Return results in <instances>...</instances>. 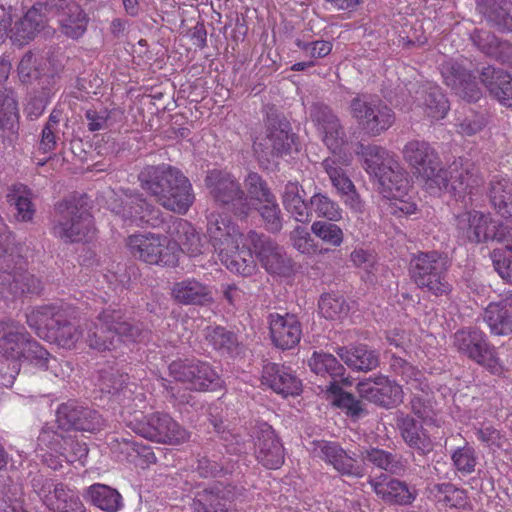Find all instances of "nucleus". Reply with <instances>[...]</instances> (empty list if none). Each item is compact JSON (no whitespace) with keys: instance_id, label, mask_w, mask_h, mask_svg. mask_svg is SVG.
<instances>
[{"instance_id":"f257e3e1","label":"nucleus","mask_w":512,"mask_h":512,"mask_svg":"<svg viewBox=\"0 0 512 512\" xmlns=\"http://www.w3.org/2000/svg\"><path fill=\"white\" fill-rule=\"evenodd\" d=\"M138 180L143 190L166 210L184 215L195 200L192 184L177 168L162 164L144 167Z\"/></svg>"},{"instance_id":"f03ea898","label":"nucleus","mask_w":512,"mask_h":512,"mask_svg":"<svg viewBox=\"0 0 512 512\" xmlns=\"http://www.w3.org/2000/svg\"><path fill=\"white\" fill-rule=\"evenodd\" d=\"M86 330V343L98 351L115 348L121 339L142 342L150 333L141 322L129 318L122 309L112 307L99 313L95 322L86 324Z\"/></svg>"},{"instance_id":"7ed1b4c3","label":"nucleus","mask_w":512,"mask_h":512,"mask_svg":"<svg viewBox=\"0 0 512 512\" xmlns=\"http://www.w3.org/2000/svg\"><path fill=\"white\" fill-rule=\"evenodd\" d=\"M355 153L363 169L378 181L385 197L396 199L402 196L408 187V180L405 169L394 153L379 145L363 143L357 144Z\"/></svg>"},{"instance_id":"20e7f679","label":"nucleus","mask_w":512,"mask_h":512,"mask_svg":"<svg viewBox=\"0 0 512 512\" xmlns=\"http://www.w3.org/2000/svg\"><path fill=\"white\" fill-rule=\"evenodd\" d=\"M450 265L448 256L443 252L421 251L412 255L409 274L418 288L437 297L446 296L452 291L448 280Z\"/></svg>"},{"instance_id":"39448f33","label":"nucleus","mask_w":512,"mask_h":512,"mask_svg":"<svg viewBox=\"0 0 512 512\" xmlns=\"http://www.w3.org/2000/svg\"><path fill=\"white\" fill-rule=\"evenodd\" d=\"M42 281L29 273L24 258L17 249L4 251L0 255V296L14 300L26 294H39Z\"/></svg>"},{"instance_id":"423d86ee","label":"nucleus","mask_w":512,"mask_h":512,"mask_svg":"<svg viewBox=\"0 0 512 512\" xmlns=\"http://www.w3.org/2000/svg\"><path fill=\"white\" fill-rule=\"evenodd\" d=\"M122 417L131 430L150 441L177 445L188 439V432L167 413L144 415L140 412L130 415L124 411Z\"/></svg>"},{"instance_id":"0eeeda50","label":"nucleus","mask_w":512,"mask_h":512,"mask_svg":"<svg viewBox=\"0 0 512 512\" xmlns=\"http://www.w3.org/2000/svg\"><path fill=\"white\" fill-rule=\"evenodd\" d=\"M349 112L364 133L377 137L395 122L394 111L378 96L357 93L349 103Z\"/></svg>"},{"instance_id":"6e6552de","label":"nucleus","mask_w":512,"mask_h":512,"mask_svg":"<svg viewBox=\"0 0 512 512\" xmlns=\"http://www.w3.org/2000/svg\"><path fill=\"white\" fill-rule=\"evenodd\" d=\"M439 176L444 179V183H433V188L444 190L463 201L468 198L472 202L484 183L478 167L470 160L462 158L455 160L447 169L442 168Z\"/></svg>"},{"instance_id":"1a4fd4ad","label":"nucleus","mask_w":512,"mask_h":512,"mask_svg":"<svg viewBox=\"0 0 512 512\" xmlns=\"http://www.w3.org/2000/svg\"><path fill=\"white\" fill-rule=\"evenodd\" d=\"M94 231L93 217L75 201H62L56 205L52 234L65 243L82 241Z\"/></svg>"},{"instance_id":"9d476101","label":"nucleus","mask_w":512,"mask_h":512,"mask_svg":"<svg viewBox=\"0 0 512 512\" xmlns=\"http://www.w3.org/2000/svg\"><path fill=\"white\" fill-rule=\"evenodd\" d=\"M205 183L218 205L226 207L238 217L249 216L252 204L240 182L232 174L213 170L206 176Z\"/></svg>"},{"instance_id":"9b49d317","label":"nucleus","mask_w":512,"mask_h":512,"mask_svg":"<svg viewBox=\"0 0 512 512\" xmlns=\"http://www.w3.org/2000/svg\"><path fill=\"white\" fill-rule=\"evenodd\" d=\"M264 123L265 137L254 141L255 152L266 158L288 154L295 139L289 121L272 106L266 110Z\"/></svg>"},{"instance_id":"f8f14e48","label":"nucleus","mask_w":512,"mask_h":512,"mask_svg":"<svg viewBox=\"0 0 512 512\" xmlns=\"http://www.w3.org/2000/svg\"><path fill=\"white\" fill-rule=\"evenodd\" d=\"M453 344L460 354L492 373L502 370L495 346L480 329L470 327L458 330L453 336Z\"/></svg>"},{"instance_id":"ddd939ff","label":"nucleus","mask_w":512,"mask_h":512,"mask_svg":"<svg viewBox=\"0 0 512 512\" xmlns=\"http://www.w3.org/2000/svg\"><path fill=\"white\" fill-rule=\"evenodd\" d=\"M127 246L133 257L148 263L161 266H176L177 244L171 243L167 237L147 233L131 235Z\"/></svg>"},{"instance_id":"4468645a","label":"nucleus","mask_w":512,"mask_h":512,"mask_svg":"<svg viewBox=\"0 0 512 512\" xmlns=\"http://www.w3.org/2000/svg\"><path fill=\"white\" fill-rule=\"evenodd\" d=\"M112 212L128 225L152 228L164 225L161 210L138 192L126 193L124 198L114 204Z\"/></svg>"},{"instance_id":"2eb2a0df","label":"nucleus","mask_w":512,"mask_h":512,"mask_svg":"<svg viewBox=\"0 0 512 512\" xmlns=\"http://www.w3.org/2000/svg\"><path fill=\"white\" fill-rule=\"evenodd\" d=\"M402 153L404 160L415 169L429 188H433V183H444V179L439 176L442 169L440 157L428 142L411 140L405 144Z\"/></svg>"},{"instance_id":"dca6fc26","label":"nucleus","mask_w":512,"mask_h":512,"mask_svg":"<svg viewBox=\"0 0 512 512\" xmlns=\"http://www.w3.org/2000/svg\"><path fill=\"white\" fill-rule=\"evenodd\" d=\"M245 240L251 245L256 258L268 273L286 275L292 269V260L284 248L269 236L251 230Z\"/></svg>"},{"instance_id":"f3484780","label":"nucleus","mask_w":512,"mask_h":512,"mask_svg":"<svg viewBox=\"0 0 512 512\" xmlns=\"http://www.w3.org/2000/svg\"><path fill=\"white\" fill-rule=\"evenodd\" d=\"M56 422L63 430H76L96 433L105 427V420L98 411L76 401H68L58 406Z\"/></svg>"},{"instance_id":"a211bd4d","label":"nucleus","mask_w":512,"mask_h":512,"mask_svg":"<svg viewBox=\"0 0 512 512\" xmlns=\"http://www.w3.org/2000/svg\"><path fill=\"white\" fill-rule=\"evenodd\" d=\"M309 115L327 148L333 153L339 151L347 142L339 117L328 105L319 102L311 105Z\"/></svg>"},{"instance_id":"6ab92c4d","label":"nucleus","mask_w":512,"mask_h":512,"mask_svg":"<svg viewBox=\"0 0 512 512\" xmlns=\"http://www.w3.org/2000/svg\"><path fill=\"white\" fill-rule=\"evenodd\" d=\"M495 220L490 214L480 211H466L457 217L456 229L458 237L470 243L479 244L501 238L495 230Z\"/></svg>"},{"instance_id":"aec40b11","label":"nucleus","mask_w":512,"mask_h":512,"mask_svg":"<svg viewBox=\"0 0 512 512\" xmlns=\"http://www.w3.org/2000/svg\"><path fill=\"white\" fill-rule=\"evenodd\" d=\"M30 339V335L18 322L0 320V358L10 361L16 374L20 370V362Z\"/></svg>"},{"instance_id":"412c9836","label":"nucleus","mask_w":512,"mask_h":512,"mask_svg":"<svg viewBox=\"0 0 512 512\" xmlns=\"http://www.w3.org/2000/svg\"><path fill=\"white\" fill-rule=\"evenodd\" d=\"M356 389L361 398L384 408L402 401V387L383 375L359 381Z\"/></svg>"},{"instance_id":"4be33fe9","label":"nucleus","mask_w":512,"mask_h":512,"mask_svg":"<svg viewBox=\"0 0 512 512\" xmlns=\"http://www.w3.org/2000/svg\"><path fill=\"white\" fill-rule=\"evenodd\" d=\"M313 454L333 466L342 475L361 478L365 469L353 456L349 455L337 442H313Z\"/></svg>"},{"instance_id":"5701e85b","label":"nucleus","mask_w":512,"mask_h":512,"mask_svg":"<svg viewBox=\"0 0 512 512\" xmlns=\"http://www.w3.org/2000/svg\"><path fill=\"white\" fill-rule=\"evenodd\" d=\"M207 235L218 256L225 251L235 252L243 237L237 226L219 213L207 217Z\"/></svg>"},{"instance_id":"b1692460","label":"nucleus","mask_w":512,"mask_h":512,"mask_svg":"<svg viewBox=\"0 0 512 512\" xmlns=\"http://www.w3.org/2000/svg\"><path fill=\"white\" fill-rule=\"evenodd\" d=\"M268 324L272 343L277 348L292 349L300 342L302 326L296 315L270 313Z\"/></svg>"},{"instance_id":"393cba45","label":"nucleus","mask_w":512,"mask_h":512,"mask_svg":"<svg viewBox=\"0 0 512 512\" xmlns=\"http://www.w3.org/2000/svg\"><path fill=\"white\" fill-rule=\"evenodd\" d=\"M441 74L447 86L459 97L468 102H476L481 97V90L476 78L458 62L448 60L442 64Z\"/></svg>"},{"instance_id":"a878e982","label":"nucleus","mask_w":512,"mask_h":512,"mask_svg":"<svg viewBox=\"0 0 512 512\" xmlns=\"http://www.w3.org/2000/svg\"><path fill=\"white\" fill-rule=\"evenodd\" d=\"M171 298L180 305L208 306L214 302L210 285L195 277L176 281L171 287Z\"/></svg>"},{"instance_id":"bb28decb","label":"nucleus","mask_w":512,"mask_h":512,"mask_svg":"<svg viewBox=\"0 0 512 512\" xmlns=\"http://www.w3.org/2000/svg\"><path fill=\"white\" fill-rule=\"evenodd\" d=\"M396 426L405 444L419 455H428L434 449V443L421 423L412 416L398 411Z\"/></svg>"},{"instance_id":"cd10ccee","label":"nucleus","mask_w":512,"mask_h":512,"mask_svg":"<svg viewBox=\"0 0 512 512\" xmlns=\"http://www.w3.org/2000/svg\"><path fill=\"white\" fill-rule=\"evenodd\" d=\"M257 460L268 469H277L284 463V449L272 427L263 424L255 442Z\"/></svg>"},{"instance_id":"c85d7f7f","label":"nucleus","mask_w":512,"mask_h":512,"mask_svg":"<svg viewBox=\"0 0 512 512\" xmlns=\"http://www.w3.org/2000/svg\"><path fill=\"white\" fill-rule=\"evenodd\" d=\"M166 232L173 239L171 243L177 244V259L182 251L190 257H196L203 253L204 244L200 235L187 220L170 217V224Z\"/></svg>"},{"instance_id":"c756f323","label":"nucleus","mask_w":512,"mask_h":512,"mask_svg":"<svg viewBox=\"0 0 512 512\" xmlns=\"http://www.w3.org/2000/svg\"><path fill=\"white\" fill-rule=\"evenodd\" d=\"M47 23L48 18L42 12V4L36 3L14 24L10 39L15 45H26L45 29Z\"/></svg>"},{"instance_id":"7c9ffc66","label":"nucleus","mask_w":512,"mask_h":512,"mask_svg":"<svg viewBox=\"0 0 512 512\" xmlns=\"http://www.w3.org/2000/svg\"><path fill=\"white\" fill-rule=\"evenodd\" d=\"M262 383L283 397L298 395L302 389L301 380L291 369L276 363L264 366Z\"/></svg>"},{"instance_id":"2f4dec72","label":"nucleus","mask_w":512,"mask_h":512,"mask_svg":"<svg viewBox=\"0 0 512 512\" xmlns=\"http://www.w3.org/2000/svg\"><path fill=\"white\" fill-rule=\"evenodd\" d=\"M369 483L375 494L388 504L410 505L417 496L416 490L399 479L385 476L383 479H373Z\"/></svg>"},{"instance_id":"473e14b6","label":"nucleus","mask_w":512,"mask_h":512,"mask_svg":"<svg viewBox=\"0 0 512 512\" xmlns=\"http://www.w3.org/2000/svg\"><path fill=\"white\" fill-rule=\"evenodd\" d=\"M476 10L487 23L500 32H512V1L475 0Z\"/></svg>"},{"instance_id":"72a5a7b5","label":"nucleus","mask_w":512,"mask_h":512,"mask_svg":"<svg viewBox=\"0 0 512 512\" xmlns=\"http://www.w3.org/2000/svg\"><path fill=\"white\" fill-rule=\"evenodd\" d=\"M67 307L59 304H46L33 308L26 314L29 327L41 338H48L56 324L62 321Z\"/></svg>"},{"instance_id":"f704fd0d","label":"nucleus","mask_w":512,"mask_h":512,"mask_svg":"<svg viewBox=\"0 0 512 512\" xmlns=\"http://www.w3.org/2000/svg\"><path fill=\"white\" fill-rule=\"evenodd\" d=\"M480 79L493 98L504 106L512 107V75L502 69L487 66L482 69Z\"/></svg>"},{"instance_id":"c9c22d12","label":"nucleus","mask_w":512,"mask_h":512,"mask_svg":"<svg viewBox=\"0 0 512 512\" xmlns=\"http://www.w3.org/2000/svg\"><path fill=\"white\" fill-rule=\"evenodd\" d=\"M340 359L352 370L368 372L379 366V355L367 345L355 347H338L336 350Z\"/></svg>"},{"instance_id":"e433bc0d","label":"nucleus","mask_w":512,"mask_h":512,"mask_svg":"<svg viewBox=\"0 0 512 512\" xmlns=\"http://www.w3.org/2000/svg\"><path fill=\"white\" fill-rule=\"evenodd\" d=\"M365 464H370L390 474L402 475L407 468V461L402 455L384 449L371 447L360 451Z\"/></svg>"},{"instance_id":"4c0bfd02","label":"nucleus","mask_w":512,"mask_h":512,"mask_svg":"<svg viewBox=\"0 0 512 512\" xmlns=\"http://www.w3.org/2000/svg\"><path fill=\"white\" fill-rule=\"evenodd\" d=\"M301 192L304 190L298 182H288L282 192V204L297 222L307 223L311 220V211Z\"/></svg>"},{"instance_id":"58836bf2","label":"nucleus","mask_w":512,"mask_h":512,"mask_svg":"<svg viewBox=\"0 0 512 512\" xmlns=\"http://www.w3.org/2000/svg\"><path fill=\"white\" fill-rule=\"evenodd\" d=\"M72 310L67 307L62 315V321L56 324L48 339L53 340L62 348L72 349L83 337V332L72 316Z\"/></svg>"},{"instance_id":"ea45409f","label":"nucleus","mask_w":512,"mask_h":512,"mask_svg":"<svg viewBox=\"0 0 512 512\" xmlns=\"http://www.w3.org/2000/svg\"><path fill=\"white\" fill-rule=\"evenodd\" d=\"M308 365L316 375L330 377L327 385H330L332 382L339 384L344 380V366L330 353L315 351L308 360Z\"/></svg>"},{"instance_id":"a19ab883","label":"nucleus","mask_w":512,"mask_h":512,"mask_svg":"<svg viewBox=\"0 0 512 512\" xmlns=\"http://www.w3.org/2000/svg\"><path fill=\"white\" fill-rule=\"evenodd\" d=\"M489 201L493 209L502 217L512 214V181L498 176L489 183Z\"/></svg>"},{"instance_id":"79ce46f5","label":"nucleus","mask_w":512,"mask_h":512,"mask_svg":"<svg viewBox=\"0 0 512 512\" xmlns=\"http://www.w3.org/2000/svg\"><path fill=\"white\" fill-rule=\"evenodd\" d=\"M83 497L87 502L107 512L117 511L122 506L120 493L116 489L100 483L89 486Z\"/></svg>"},{"instance_id":"37998d69","label":"nucleus","mask_w":512,"mask_h":512,"mask_svg":"<svg viewBox=\"0 0 512 512\" xmlns=\"http://www.w3.org/2000/svg\"><path fill=\"white\" fill-rule=\"evenodd\" d=\"M128 379V374L109 366L100 371L98 386L102 393L111 394L120 402L122 401V395L124 398H127L126 394L132 392L129 388Z\"/></svg>"},{"instance_id":"c03bdc74","label":"nucleus","mask_w":512,"mask_h":512,"mask_svg":"<svg viewBox=\"0 0 512 512\" xmlns=\"http://www.w3.org/2000/svg\"><path fill=\"white\" fill-rule=\"evenodd\" d=\"M483 319L494 335L503 336L512 332V315L503 302H492L484 311Z\"/></svg>"},{"instance_id":"a18cd8bd","label":"nucleus","mask_w":512,"mask_h":512,"mask_svg":"<svg viewBox=\"0 0 512 512\" xmlns=\"http://www.w3.org/2000/svg\"><path fill=\"white\" fill-rule=\"evenodd\" d=\"M52 512H86V508L77 493L67 485L60 483L47 506Z\"/></svg>"},{"instance_id":"49530a36","label":"nucleus","mask_w":512,"mask_h":512,"mask_svg":"<svg viewBox=\"0 0 512 512\" xmlns=\"http://www.w3.org/2000/svg\"><path fill=\"white\" fill-rule=\"evenodd\" d=\"M31 197L30 189L24 184L17 183L10 187L7 201L10 205L15 206L17 220L24 222L32 220L35 209Z\"/></svg>"},{"instance_id":"de8ad7c7","label":"nucleus","mask_w":512,"mask_h":512,"mask_svg":"<svg viewBox=\"0 0 512 512\" xmlns=\"http://www.w3.org/2000/svg\"><path fill=\"white\" fill-rule=\"evenodd\" d=\"M218 257L227 269L233 273L250 276L256 270L251 249H240L238 246L235 252L225 251Z\"/></svg>"},{"instance_id":"09e8293b","label":"nucleus","mask_w":512,"mask_h":512,"mask_svg":"<svg viewBox=\"0 0 512 512\" xmlns=\"http://www.w3.org/2000/svg\"><path fill=\"white\" fill-rule=\"evenodd\" d=\"M59 29L71 39H79L87 31L89 17L80 4L58 19Z\"/></svg>"},{"instance_id":"8fccbe9b","label":"nucleus","mask_w":512,"mask_h":512,"mask_svg":"<svg viewBox=\"0 0 512 512\" xmlns=\"http://www.w3.org/2000/svg\"><path fill=\"white\" fill-rule=\"evenodd\" d=\"M430 493L436 502L444 507L461 509L467 504V493L452 483H436L430 487Z\"/></svg>"},{"instance_id":"3c124183","label":"nucleus","mask_w":512,"mask_h":512,"mask_svg":"<svg viewBox=\"0 0 512 512\" xmlns=\"http://www.w3.org/2000/svg\"><path fill=\"white\" fill-rule=\"evenodd\" d=\"M309 206L311 216L314 213L318 218L334 222H338L343 218V209L339 203L330 198L326 193H314L309 199Z\"/></svg>"},{"instance_id":"603ef678","label":"nucleus","mask_w":512,"mask_h":512,"mask_svg":"<svg viewBox=\"0 0 512 512\" xmlns=\"http://www.w3.org/2000/svg\"><path fill=\"white\" fill-rule=\"evenodd\" d=\"M222 385V380L213 367L207 363L197 360L189 389L195 391L216 390Z\"/></svg>"},{"instance_id":"864d4df0","label":"nucleus","mask_w":512,"mask_h":512,"mask_svg":"<svg viewBox=\"0 0 512 512\" xmlns=\"http://www.w3.org/2000/svg\"><path fill=\"white\" fill-rule=\"evenodd\" d=\"M205 339L216 350L232 354L239 345L237 335L221 326H209L205 329Z\"/></svg>"},{"instance_id":"5fc2aeb1","label":"nucleus","mask_w":512,"mask_h":512,"mask_svg":"<svg viewBox=\"0 0 512 512\" xmlns=\"http://www.w3.org/2000/svg\"><path fill=\"white\" fill-rule=\"evenodd\" d=\"M325 388L327 392L335 396L334 404L345 409L350 417L358 419L366 413L362 401L356 399L351 393L343 391L338 383L332 382Z\"/></svg>"},{"instance_id":"6e6d98bb","label":"nucleus","mask_w":512,"mask_h":512,"mask_svg":"<svg viewBox=\"0 0 512 512\" xmlns=\"http://www.w3.org/2000/svg\"><path fill=\"white\" fill-rule=\"evenodd\" d=\"M321 165L338 193L353 187V182L344 169V161L340 157H327Z\"/></svg>"},{"instance_id":"4d7b16f0","label":"nucleus","mask_w":512,"mask_h":512,"mask_svg":"<svg viewBox=\"0 0 512 512\" xmlns=\"http://www.w3.org/2000/svg\"><path fill=\"white\" fill-rule=\"evenodd\" d=\"M18 119V103L13 89L3 88L0 93V128L11 130Z\"/></svg>"},{"instance_id":"13d9d810","label":"nucleus","mask_w":512,"mask_h":512,"mask_svg":"<svg viewBox=\"0 0 512 512\" xmlns=\"http://www.w3.org/2000/svg\"><path fill=\"white\" fill-rule=\"evenodd\" d=\"M451 461L455 470L463 476L472 474L478 463V455L474 447L465 443L451 452Z\"/></svg>"},{"instance_id":"bf43d9fd","label":"nucleus","mask_w":512,"mask_h":512,"mask_svg":"<svg viewBox=\"0 0 512 512\" xmlns=\"http://www.w3.org/2000/svg\"><path fill=\"white\" fill-rule=\"evenodd\" d=\"M258 208V213L264 223V228L270 233H279L283 228V217L276 197L265 200Z\"/></svg>"},{"instance_id":"052dcab7","label":"nucleus","mask_w":512,"mask_h":512,"mask_svg":"<svg viewBox=\"0 0 512 512\" xmlns=\"http://www.w3.org/2000/svg\"><path fill=\"white\" fill-rule=\"evenodd\" d=\"M318 306L321 315L331 320L341 319L349 312V305L345 298L337 294L322 295Z\"/></svg>"},{"instance_id":"680f3d73","label":"nucleus","mask_w":512,"mask_h":512,"mask_svg":"<svg viewBox=\"0 0 512 512\" xmlns=\"http://www.w3.org/2000/svg\"><path fill=\"white\" fill-rule=\"evenodd\" d=\"M425 112L434 120L443 119L448 110V100L438 87H429L424 96Z\"/></svg>"},{"instance_id":"e2e57ef3","label":"nucleus","mask_w":512,"mask_h":512,"mask_svg":"<svg viewBox=\"0 0 512 512\" xmlns=\"http://www.w3.org/2000/svg\"><path fill=\"white\" fill-rule=\"evenodd\" d=\"M116 110L90 108L85 111V120L90 132L110 129L116 123Z\"/></svg>"},{"instance_id":"0e129e2a","label":"nucleus","mask_w":512,"mask_h":512,"mask_svg":"<svg viewBox=\"0 0 512 512\" xmlns=\"http://www.w3.org/2000/svg\"><path fill=\"white\" fill-rule=\"evenodd\" d=\"M334 221L317 220L311 225L312 233L324 243L339 247L344 240L342 229Z\"/></svg>"},{"instance_id":"69168bd1","label":"nucleus","mask_w":512,"mask_h":512,"mask_svg":"<svg viewBox=\"0 0 512 512\" xmlns=\"http://www.w3.org/2000/svg\"><path fill=\"white\" fill-rule=\"evenodd\" d=\"M244 185L247 190L246 195L249 201L255 200L262 203L265 200H271L275 196L270 190L267 182L256 172H250L244 179Z\"/></svg>"},{"instance_id":"338daca9","label":"nucleus","mask_w":512,"mask_h":512,"mask_svg":"<svg viewBox=\"0 0 512 512\" xmlns=\"http://www.w3.org/2000/svg\"><path fill=\"white\" fill-rule=\"evenodd\" d=\"M198 512H226V499L220 495L218 488L204 489L196 496Z\"/></svg>"},{"instance_id":"774afa93","label":"nucleus","mask_w":512,"mask_h":512,"mask_svg":"<svg viewBox=\"0 0 512 512\" xmlns=\"http://www.w3.org/2000/svg\"><path fill=\"white\" fill-rule=\"evenodd\" d=\"M42 58L32 52L23 55L18 65V75L22 83H31L41 78Z\"/></svg>"}]
</instances>
